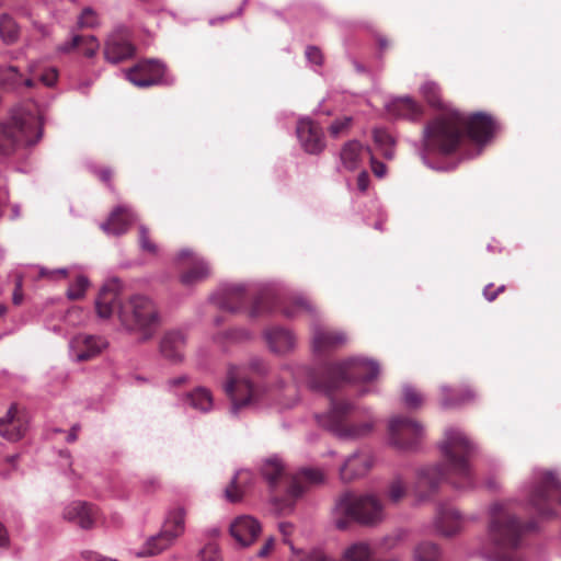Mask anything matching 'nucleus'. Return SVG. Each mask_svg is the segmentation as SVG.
<instances>
[{
  "instance_id": "1",
  "label": "nucleus",
  "mask_w": 561,
  "mask_h": 561,
  "mask_svg": "<svg viewBox=\"0 0 561 561\" xmlns=\"http://www.w3.org/2000/svg\"><path fill=\"white\" fill-rule=\"evenodd\" d=\"M379 364L365 357H351L346 360L329 365L323 368L321 380L306 366L296 362L283 364L273 385L275 391L282 398L277 404L282 409H290L299 401V386H307L318 392L330 394L342 383H364L358 389V396L364 397L375 391V388L365 386L377 379Z\"/></svg>"
},
{
  "instance_id": "2",
  "label": "nucleus",
  "mask_w": 561,
  "mask_h": 561,
  "mask_svg": "<svg viewBox=\"0 0 561 561\" xmlns=\"http://www.w3.org/2000/svg\"><path fill=\"white\" fill-rule=\"evenodd\" d=\"M438 448L443 462L417 470L413 492L419 503L430 500L443 481L459 491H469L477 486V474L470 463V457L479 451L477 443L460 427L448 426Z\"/></svg>"
},
{
  "instance_id": "3",
  "label": "nucleus",
  "mask_w": 561,
  "mask_h": 561,
  "mask_svg": "<svg viewBox=\"0 0 561 561\" xmlns=\"http://www.w3.org/2000/svg\"><path fill=\"white\" fill-rule=\"evenodd\" d=\"M465 129L473 141L483 144L493 136L495 123L484 113H476L471 116H466L458 111L443 113L424 129V147L421 152L423 162L432 169L446 170L445 167L431 164L428 157L446 156L456 150Z\"/></svg>"
},
{
  "instance_id": "4",
  "label": "nucleus",
  "mask_w": 561,
  "mask_h": 561,
  "mask_svg": "<svg viewBox=\"0 0 561 561\" xmlns=\"http://www.w3.org/2000/svg\"><path fill=\"white\" fill-rule=\"evenodd\" d=\"M95 310L101 319L116 316L122 328L136 334L140 341L152 339L160 325V314L154 301L145 295L121 297L118 279L107 280L95 299Z\"/></svg>"
},
{
  "instance_id": "5",
  "label": "nucleus",
  "mask_w": 561,
  "mask_h": 561,
  "mask_svg": "<svg viewBox=\"0 0 561 561\" xmlns=\"http://www.w3.org/2000/svg\"><path fill=\"white\" fill-rule=\"evenodd\" d=\"M250 373L265 376L268 373V365L264 359L254 357L247 366H231L228 369L224 389L231 400L230 412L233 415L243 408H260L270 401L267 390L254 383Z\"/></svg>"
},
{
  "instance_id": "6",
  "label": "nucleus",
  "mask_w": 561,
  "mask_h": 561,
  "mask_svg": "<svg viewBox=\"0 0 561 561\" xmlns=\"http://www.w3.org/2000/svg\"><path fill=\"white\" fill-rule=\"evenodd\" d=\"M386 517V505L374 492H345L336 499L331 512L332 523L340 530L346 529L352 522L375 527Z\"/></svg>"
},
{
  "instance_id": "7",
  "label": "nucleus",
  "mask_w": 561,
  "mask_h": 561,
  "mask_svg": "<svg viewBox=\"0 0 561 561\" xmlns=\"http://www.w3.org/2000/svg\"><path fill=\"white\" fill-rule=\"evenodd\" d=\"M43 136V122L38 108L26 104L15 108L10 119L0 123V156H10L36 145Z\"/></svg>"
},
{
  "instance_id": "8",
  "label": "nucleus",
  "mask_w": 561,
  "mask_h": 561,
  "mask_svg": "<svg viewBox=\"0 0 561 561\" xmlns=\"http://www.w3.org/2000/svg\"><path fill=\"white\" fill-rule=\"evenodd\" d=\"M520 494L538 517L549 519L557 515L552 508L553 499L561 504V482L554 472L536 469Z\"/></svg>"
},
{
  "instance_id": "9",
  "label": "nucleus",
  "mask_w": 561,
  "mask_h": 561,
  "mask_svg": "<svg viewBox=\"0 0 561 561\" xmlns=\"http://www.w3.org/2000/svg\"><path fill=\"white\" fill-rule=\"evenodd\" d=\"M489 516L488 537L490 542L499 549L516 548L525 527L516 519L511 503L495 502L491 504ZM526 528L535 529V525L530 523Z\"/></svg>"
},
{
  "instance_id": "10",
  "label": "nucleus",
  "mask_w": 561,
  "mask_h": 561,
  "mask_svg": "<svg viewBox=\"0 0 561 561\" xmlns=\"http://www.w3.org/2000/svg\"><path fill=\"white\" fill-rule=\"evenodd\" d=\"M354 405L345 400H332L327 413L317 415L318 423L344 440L358 439L368 435L374 428V421L366 420L358 424H346V417Z\"/></svg>"
},
{
  "instance_id": "11",
  "label": "nucleus",
  "mask_w": 561,
  "mask_h": 561,
  "mask_svg": "<svg viewBox=\"0 0 561 561\" xmlns=\"http://www.w3.org/2000/svg\"><path fill=\"white\" fill-rule=\"evenodd\" d=\"M425 437V427L416 419L394 415L388 421L387 444L398 453L419 450Z\"/></svg>"
},
{
  "instance_id": "12",
  "label": "nucleus",
  "mask_w": 561,
  "mask_h": 561,
  "mask_svg": "<svg viewBox=\"0 0 561 561\" xmlns=\"http://www.w3.org/2000/svg\"><path fill=\"white\" fill-rule=\"evenodd\" d=\"M324 480V473L320 469L305 468L291 478L284 499H275L274 505L279 514H288L293 511L295 501L302 495L307 485L318 484Z\"/></svg>"
},
{
  "instance_id": "13",
  "label": "nucleus",
  "mask_w": 561,
  "mask_h": 561,
  "mask_svg": "<svg viewBox=\"0 0 561 561\" xmlns=\"http://www.w3.org/2000/svg\"><path fill=\"white\" fill-rule=\"evenodd\" d=\"M256 294L254 286L231 284L220 288L213 297L214 304L221 310L238 312L242 310L248 299Z\"/></svg>"
},
{
  "instance_id": "14",
  "label": "nucleus",
  "mask_w": 561,
  "mask_h": 561,
  "mask_svg": "<svg viewBox=\"0 0 561 561\" xmlns=\"http://www.w3.org/2000/svg\"><path fill=\"white\" fill-rule=\"evenodd\" d=\"M176 263H179L182 267H185L181 274V283L184 286H194L210 275V266L209 264L202 257L193 253L190 249L181 250L176 257Z\"/></svg>"
},
{
  "instance_id": "15",
  "label": "nucleus",
  "mask_w": 561,
  "mask_h": 561,
  "mask_svg": "<svg viewBox=\"0 0 561 561\" xmlns=\"http://www.w3.org/2000/svg\"><path fill=\"white\" fill-rule=\"evenodd\" d=\"M164 66L157 60H147L137 64L125 71V78L138 88H147L154 84L169 83L164 78Z\"/></svg>"
},
{
  "instance_id": "16",
  "label": "nucleus",
  "mask_w": 561,
  "mask_h": 561,
  "mask_svg": "<svg viewBox=\"0 0 561 561\" xmlns=\"http://www.w3.org/2000/svg\"><path fill=\"white\" fill-rule=\"evenodd\" d=\"M466 518L451 505H438L434 518L435 530L444 537H454L463 529Z\"/></svg>"
},
{
  "instance_id": "17",
  "label": "nucleus",
  "mask_w": 561,
  "mask_h": 561,
  "mask_svg": "<svg viewBox=\"0 0 561 561\" xmlns=\"http://www.w3.org/2000/svg\"><path fill=\"white\" fill-rule=\"evenodd\" d=\"M312 350L316 354H324L347 342V336L343 331L329 330L319 322L311 324Z\"/></svg>"
},
{
  "instance_id": "18",
  "label": "nucleus",
  "mask_w": 561,
  "mask_h": 561,
  "mask_svg": "<svg viewBox=\"0 0 561 561\" xmlns=\"http://www.w3.org/2000/svg\"><path fill=\"white\" fill-rule=\"evenodd\" d=\"M105 345L101 336L78 334L69 343V354L76 362L89 360L99 355Z\"/></svg>"
},
{
  "instance_id": "19",
  "label": "nucleus",
  "mask_w": 561,
  "mask_h": 561,
  "mask_svg": "<svg viewBox=\"0 0 561 561\" xmlns=\"http://www.w3.org/2000/svg\"><path fill=\"white\" fill-rule=\"evenodd\" d=\"M297 137L304 150L308 153H320L324 147L322 128L314 124L310 118L298 121L296 128Z\"/></svg>"
},
{
  "instance_id": "20",
  "label": "nucleus",
  "mask_w": 561,
  "mask_h": 561,
  "mask_svg": "<svg viewBox=\"0 0 561 561\" xmlns=\"http://www.w3.org/2000/svg\"><path fill=\"white\" fill-rule=\"evenodd\" d=\"M230 535L240 547L251 546L262 531L260 522L249 515H241L230 524Z\"/></svg>"
},
{
  "instance_id": "21",
  "label": "nucleus",
  "mask_w": 561,
  "mask_h": 561,
  "mask_svg": "<svg viewBox=\"0 0 561 561\" xmlns=\"http://www.w3.org/2000/svg\"><path fill=\"white\" fill-rule=\"evenodd\" d=\"M98 508L84 501H72L64 508L62 516L66 520L78 525L82 529H91L98 518Z\"/></svg>"
},
{
  "instance_id": "22",
  "label": "nucleus",
  "mask_w": 561,
  "mask_h": 561,
  "mask_svg": "<svg viewBox=\"0 0 561 561\" xmlns=\"http://www.w3.org/2000/svg\"><path fill=\"white\" fill-rule=\"evenodd\" d=\"M263 337L268 350L276 355H287L291 353L297 345L295 334L283 327H271L264 330Z\"/></svg>"
},
{
  "instance_id": "23",
  "label": "nucleus",
  "mask_w": 561,
  "mask_h": 561,
  "mask_svg": "<svg viewBox=\"0 0 561 561\" xmlns=\"http://www.w3.org/2000/svg\"><path fill=\"white\" fill-rule=\"evenodd\" d=\"M369 154V149L364 147L359 141H347L340 150L337 171L353 172L358 170Z\"/></svg>"
},
{
  "instance_id": "24",
  "label": "nucleus",
  "mask_w": 561,
  "mask_h": 561,
  "mask_svg": "<svg viewBox=\"0 0 561 561\" xmlns=\"http://www.w3.org/2000/svg\"><path fill=\"white\" fill-rule=\"evenodd\" d=\"M135 47L131 45L128 34L119 30L111 34L105 44V59L112 64H117L133 57Z\"/></svg>"
},
{
  "instance_id": "25",
  "label": "nucleus",
  "mask_w": 561,
  "mask_h": 561,
  "mask_svg": "<svg viewBox=\"0 0 561 561\" xmlns=\"http://www.w3.org/2000/svg\"><path fill=\"white\" fill-rule=\"evenodd\" d=\"M374 466V457L368 451L352 454L340 468L341 480L348 482L366 476Z\"/></svg>"
},
{
  "instance_id": "26",
  "label": "nucleus",
  "mask_w": 561,
  "mask_h": 561,
  "mask_svg": "<svg viewBox=\"0 0 561 561\" xmlns=\"http://www.w3.org/2000/svg\"><path fill=\"white\" fill-rule=\"evenodd\" d=\"M28 428V422L24 413L12 405L7 414L0 419V435L10 442L21 439Z\"/></svg>"
},
{
  "instance_id": "27",
  "label": "nucleus",
  "mask_w": 561,
  "mask_h": 561,
  "mask_svg": "<svg viewBox=\"0 0 561 561\" xmlns=\"http://www.w3.org/2000/svg\"><path fill=\"white\" fill-rule=\"evenodd\" d=\"M136 220V215L129 207L119 206L110 216L108 220L101 225V229L108 236H121Z\"/></svg>"
},
{
  "instance_id": "28",
  "label": "nucleus",
  "mask_w": 561,
  "mask_h": 561,
  "mask_svg": "<svg viewBox=\"0 0 561 561\" xmlns=\"http://www.w3.org/2000/svg\"><path fill=\"white\" fill-rule=\"evenodd\" d=\"M185 344V335L180 330L165 332L160 342L161 355L173 363L183 359V347Z\"/></svg>"
},
{
  "instance_id": "29",
  "label": "nucleus",
  "mask_w": 561,
  "mask_h": 561,
  "mask_svg": "<svg viewBox=\"0 0 561 561\" xmlns=\"http://www.w3.org/2000/svg\"><path fill=\"white\" fill-rule=\"evenodd\" d=\"M185 518L186 510L183 506L170 507L160 530L175 542L185 533Z\"/></svg>"
},
{
  "instance_id": "30",
  "label": "nucleus",
  "mask_w": 561,
  "mask_h": 561,
  "mask_svg": "<svg viewBox=\"0 0 561 561\" xmlns=\"http://www.w3.org/2000/svg\"><path fill=\"white\" fill-rule=\"evenodd\" d=\"M386 111L392 118L417 119L422 114V107L411 98H394L386 103Z\"/></svg>"
},
{
  "instance_id": "31",
  "label": "nucleus",
  "mask_w": 561,
  "mask_h": 561,
  "mask_svg": "<svg viewBox=\"0 0 561 561\" xmlns=\"http://www.w3.org/2000/svg\"><path fill=\"white\" fill-rule=\"evenodd\" d=\"M183 407L192 408L198 412L207 413L214 407V399L210 391L205 387H196L191 392L180 398Z\"/></svg>"
},
{
  "instance_id": "32",
  "label": "nucleus",
  "mask_w": 561,
  "mask_h": 561,
  "mask_svg": "<svg viewBox=\"0 0 561 561\" xmlns=\"http://www.w3.org/2000/svg\"><path fill=\"white\" fill-rule=\"evenodd\" d=\"M279 304L278 295L272 289H264L257 297L254 298L253 304L249 310L250 318H259L273 313L276 306Z\"/></svg>"
},
{
  "instance_id": "33",
  "label": "nucleus",
  "mask_w": 561,
  "mask_h": 561,
  "mask_svg": "<svg viewBox=\"0 0 561 561\" xmlns=\"http://www.w3.org/2000/svg\"><path fill=\"white\" fill-rule=\"evenodd\" d=\"M75 48H80L87 57H93L99 49V42L92 35L87 37L73 35L69 42H66L58 47V51L69 53Z\"/></svg>"
},
{
  "instance_id": "34",
  "label": "nucleus",
  "mask_w": 561,
  "mask_h": 561,
  "mask_svg": "<svg viewBox=\"0 0 561 561\" xmlns=\"http://www.w3.org/2000/svg\"><path fill=\"white\" fill-rule=\"evenodd\" d=\"M173 545L174 541L160 530L158 534L149 537L146 540L141 550L138 551L136 556L139 558L156 556L167 550Z\"/></svg>"
},
{
  "instance_id": "35",
  "label": "nucleus",
  "mask_w": 561,
  "mask_h": 561,
  "mask_svg": "<svg viewBox=\"0 0 561 561\" xmlns=\"http://www.w3.org/2000/svg\"><path fill=\"white\" fill-rule=\"evenodd\" d=\"M20 85L32 88L34 85L33 78H23V75L14 66L0 68V87L15 89Z\"/></svg>"
},
{
  "instance_id": "36",
  "label": "nucleus",
  "mask_w": 561,
  "mask_h": 561,
  "mask_svg": "<svg viewBox=\"0 0 561 561\" xmlns=\"http://www.w3.org/2000/svg\"><path fill=\"white\" fill-rule=\"evenodd\" d=\"M261 473L268 484L274 488L285 476V467L277 456L266 458L261 465Z\"/></svg>"
},
{
  "instance_id": "37",
  "label": "nucleus",
  "mask_w": 561,
  "mask_h": 561,
  "mask_svg": "<svg viewBox=\"0 0 561 561\" xmlns=\"http://www.w3.org/2000/svg\"><path fill=\"white\" fill-rule=\"evenodd\" d=\"M285 542L293 553L291 561H336L321 548L298 549L289 540L285 539Z\"/></svg>"
},
{
  "instance_id": "38",
  "label": "nucleus",
  "mask_w": 561,
  "mask_h": 561,
  "mask_svg": "<svg viewBox=\"0 0 561 561\" xmlns=\"http://www.w3.org/2000/svg\"><path fill=\"white\" fill-rule=\"evenodd\" d=\"M252 479V472L245 469H241L236 472L229 486L225 490L226 499L230 502L239 501L243 495L242 484L250 482Z\"/></svg>"
},
{
  "instance_id": "39",
  "label": "nucleus",
  "mask_w": 561,
  "mask_h": 561,
  "mask_svg": "<svg viewBox=\"0 0 561 561\" xmlns=\"http://www.w3.org/2000/svg\"><path fill=\"white\" fill-rule=\"evenodd\" d=\"M373 137L376 147L381 151L386 159H392L394 157V144L393 136L385 128L376 127L373 130Z\"/></svg>"
},
{
  "instance_id": "40",
  "label": "nucleus",
  "mask_w": 561,
  "mask_h": 561,
  "mask_svg": "<svg viewBox=\"0 0 561 561\" xmlns=\"http://www.w3.org/2000/svg\"><path fill=\"white\" fill-rule=\"evenodd\" d=\"M302 311H307L310 314L316 313L312 305L300 295L294 296L288 302L282 305V313L286 318H294Z\"/></svg>"
},
{
  "instance_id": "41",
  "label": "nucleus",
  "mask_w": 561,
  "mask_h": 561,
  "mask_svg": "<svg viewBox=\"0 0 561 561\" xmlns=\"http://www.w3.org/2000/svg\"><path fill=\"white\" fill-rule=\"evenodd\" d=\"M0 37L5 44H13L20 37V27L8 13L0 15Z\"/></svg>"
},
{
  "instance_id": "42",
  "label": "nucleus",
  "mask_w": 561,
  "mask_h": 561,
  "mask_svg": "<svg viewBox=\"0 0 561 561\" xmlns=\"http://www.w3.org/2000/svg\"><path fill=\"white\" fill-rule=\"evenodd\" d=\"M28 73L35 78L38 77L41 82H43L47 87H53L58 78V71L54 67H49L46 69H42V62L38 60L31 61L28 64Z\"/></svg>"
},
{
  "instance_id": "43",
  "label": "nucleus",
  "mask_w": 561,
  "mask_h": 561,
  "mask_svg": "<svg viewBox=\"0 0 561 561\" xmlns=\"http://www.w3.org/2000/svg\"><path fill=\"white\" fill-rule=\"evenodd\" d=\"M443 397L442 404L445 408H451L455 405H459L466 403L474 398V393L471 389L466 388L461 391V393L453 394V389L448 386H443L440 388Z\"/></svg>"
},
{
  "instance_id": "44",
  "label": "nucleus",
  "mask_w": 561,
  "mask_h": 561,
  "mask_svg": "<svg viewBox=\"0 0 561 561\" xmlns=\"http://www.w3.org/2000/svg\"><path fill=\"white\" fill-rule=\"evenodd\" d=\"M371 556L370 545L363 541L351 545L343 552V558L346 561H369Z\"/></svg>"
},
{
  "instance_id": "45",
  "label": "nucleus",
  "mask_w": 561,
  "mask_h": 561,
  "mask_svg": "<svg viewBox=\"0 0 561 561\" xmlns=\"http://www.w3.org/2000/svg\"><path fill=\"white\" fill-rule=\"evenodd\" d=\"M439 558L440 549L432 541L420 542L413 551L414 561H438Z\"/></svg>"
},
{
  "instance_id": "46",
  "label": "nucleus",
  "mask_w": 561,
  "mask_h": 561,
  "mask_svg": "<svg viewBox=\"0 0 561 561\" xmlns=\"http://www.w3.org/2000/svg\"><path fill=\"white\" fill-rule=\"evenodd\" d=\"M407 484L401 477L393 478L387 488V497L390 503L398 504L407 495Z\"/></svg>"
},
{
  "instance_id": "47",
  "label": "nucleus",
  "mask_w": 561,
  "mask_h": 561,
  "mask_svg": "<svg viewBox=\"0 0 561 561\" xmlns=\"http://www.w3.org/2000/svg\"><path fill=\"white\" fill-rule=\"evenodd\" d=\"M89 286V280L85 276H79L76 282L67 289V297L71 300L80 299Z\"/></svg>"
},
{
  "instance_id": "48",
  "label": "nucleus",
  "mask_w": 561,
  "mask_h": 561,
  "mask_svg": "<svg viewBox=\"0 0 561 561\" xmlns=\"http://www.w3.org/2000/svg\"><path fill=\"white\" fill-rule=\"evenodd\" d=\"M403 402L410 409H417L421 407L423 399L413 387L407 385L403 387Z\"/></svg>"
},
{
  "instance_id": "49",
  "label": "nucleus",
  "mask_w": 561,
  "mask_h": 561,
  "mask_svg": "<svg viewBox=\"0 0 561 561\" xmlns=\"http://www.w3.org/2000/svg\"><path fill=\"white\" fill-rule=\"evenodd\" d=\"M99 24V18L95 11L91 8H85L82 10L80 16L78 18V26L80 28H91Z\"/></svg>"
},
{
  "instance_id": "50",
  "label": "nucleus",
  "mask_w": 561,
  "mask_h": 561,
  "mask_svg": "<svg viewBox=\"0 0 561 561\" xmlns=\"http://www.w3.org/2000/svg\"><path fill=\"white\" fill-rule=\"evenodd\" d=\"M421 92L431 105H439V88L436 83L425 82L421 87Z\"/></svg>"
},
{
  "instance_id": "51",
  "label": "nucleus",
  "mask_w": 561,
  "mask_h": 561,
  "mask_svg": "<svg viewBox=\"0 0 561 561\" xmlns=\"http://www.w3.org/2000/svg\"><path fill=\"white\" fill-rule=\"evenodd\" d=\"M139 245L142 251L149 252V253H156L157 252V245L150 241L149 239V230L146 226L140 225L139 226Z\"/></svg>"
},
{
  "instance_id": "52",
  "label": "nucleus",
  "mask_w": 561,
  "mask_h": 561,
  "mask_svg": "<svg viewBox=\"0 0 561 561\" xmlns=\"http://www.w3.org/2000/svg\"><path fill=\"white\" fill-rule=\"evenodd\" d=\"M32 270L36 271L39 277L48 279H58L66 277L68 274L67 268L47 270L44 267L33 266Z\"/></svg>"
},
{
  "instance_id": "53",
  "label": "nucleus",
  "mask_w": 561,
  "mask_h": 561,
  "mask_svg": "<svg viewBox=\"0 0 561 561\" xmlns=\"http://www.w3.org/2000/svg\"><path fill=\"white\" fill-rule=\"evenodd\" d=\"M352 118L348 116H345L343 118H339L334 121L330 126V134L333 137H339L342 134H344L351 126Z\"/></svg>"
},
{
  "instance_id": "54",
  "label": "nucleus",
  "mask_w": 561,
  "mask_h": 561,
  "mask_svg": "<svg viewBox=\"0 0 561 561\" xmlns=\"http://www.w3.org/2000/svg\"><path fill=\"white\" fill-rule=\"evenodd\" d=\"M219 551L214 545H208L201 551L202 561H219Z\"/></svg>"
},
{
  "instance_id": "55",
  "label": "nucleus",
  "mask_w": 561,
  "mask_h": 561,
  "mask_svg": "<svg viewBox=\"0 0 561 561\" xmlns=\"http://www.w3.org/2000/svg\"><path fill=\"white\" fill-rule=\"evenodd\" d=\"M252 333L248 329H233L228 332V337L236 342L250 340Z\"/></svg>"
},
{
  "instance_id": "56",
  "label": "nucleus",
  "mask_w": 561,
  "mask_h": 561,
  "mask_svg": "<svg viewBox=\"0 0 561 561\" xmlns=\"http://www.w3.org/2000/svg\"><path fill=\"white\" fill-rule=\"evenodd\" d=\"M306 57L309 62L313 65H320L322 62V54L319 48L314 46H309L306 49Z\"/></svg>"
},
{
  "instance_id": "57",
  "label": "nucleus",
  "mask_w": 561,
  "mask_h": 561,
  "mask_svg": "<svg viewBox=\"0 0 561 561\" xmlns=\"http://www.w3.org/2000/svg\"><path fill=\"white\" fill-rule=\"evenodd\" d=\"M22 287H23V278L21 275H16L15 289L12 295V301L14 305H20L23 301Z\"/></svg>"
},
{
  "instance_id": "58",
  "label": "nucleus",
  "mask_w": 561,
  "mask_h": 561,
  "mask_svg": "<svg viewBox=\"0 0 561 561\" xmlns=\"http://www.w3.org/2000/svg\"><path fill=\"white\" fill-rule=\"evenodd\" d=\"M188 377L186 375H182L172 379H169L165 383L168 391L175 393V388L187 382Z\"/></svg>"
},
{
  "instance_id": "59",
  "label": "nucleus",
  "mask_w": 561,
  "mask_h": 561,
  "mask_svg": "<svg viewBox=\"0 0 561 561\" xmlns=\"http://www.w3.org/2000/svg\"><path fill=\"white\" fill-rule=\"evenodd\" d=\"M402 539V534L401 533H397V534H393V535H389V536H386L383 539H382V542H381V546L387 548V549H392L393 547L397 546V543Z\"/></svg>"
},
{
  "instance_id": "60",
  "label": "nucleus",
  "mask_w": 561,
  "mask_h": 561,
  "mask_svg": "<svg viewBox=\"0 0 561 561\" xmlns=\"http://www.w3.org/2000/svg\"><path fill=\"white\" fill-rule=\"evenodd\" d=\"M370 162L374 174L377 178H383L387 172L386 165L382 162L377 161L374 157H370Z\"/></svg>"
},
{
  "instance_id": "61",
  "label": "nucleus",
  "mask_w": 561,
  "mask_h": 561,
  "mask_svg": "<svg viewBox=\"0 0 561 561\" xmlns=\"http://www.w3.org/2000/svg\"><path fill=\"white\" fill-rule=\"evenodd\" d=\"M9 547L10 535L4 524L0 520V549H8Z\"/></svg>"
},
{
  "instance_id": "62",
  "label": "nucleus",
  "mask_w": 561,
  "mask_h": 561,
  "mask_svg": "<svg viewBox=\"0 0 561 561\" xmlns=\"http://www.w3.org/2000/svg\"><path fill=\"white\" fill-rule=\"evenodd\" d=\"M504 290V285L500 286L496 290H492V284H489L483 289V295L486 300L493 301L500 293Z\"/></svg>"
},
{
  "instance_id": "63",
  "label": "nucleus",
  "mask_w": 561,
  "mask_h": 561,
  "mask_svg": "<svg viewBox=\"0 0 561 561\" xmlns=\"http://www.w3.org/2000/svg\"><path fill=\"white\" fill-rule=\"evenodd\" d=\"M275 540L273 537H270L265 540L264 545L261 547V549L257 551V556L260 558H265L270 554L272 549L274 548Z\"/></svg>"
},
{
  "instance_id": "64",
  "label": "nucleus",
  "mask_w": 561,
  "mask_h": 561,
  "mask_svg": "<svg viewBox=\"0 0 561 561\" xmlns=\"http://www.w3.org/2000/svg\"><path fill=\"white\" fill-rule=\"evenodd\" d=\"M369 184V175L366 171H362L357 178V187L360 192H365Z\"/></svg>"
}]
</instances>
